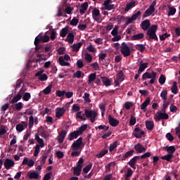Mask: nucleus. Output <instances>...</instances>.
I'll use <instances>...</instances> for the list:
<instances>
[{
    "label": "nucleus",
    "mask_w": 180,
    "mask_h": 180,
    "mask_svg": "<svg viewBox=\"0 0 180 180\" xmlns=\"http://www.w3.org/2000/svg\"><path fill=\"white\" fill-rule=\"evenodd\" d=\"M157 78V72L153 71L152 72H146L142 75L143 81H146V79H150L149 83L153 84L155 82V79Z\"/></svg>",
    "instance_id": "1"
},
{
    "label": "nucleus",
    "mask_w": 180,
    "mask_h": 180,
    "mask_svg": "<svg viewBox=\"0 0 180 180\" xmlns=\"http://www.w3.org/2000/svg\"><path fill=\"white\" fill-rule=\"evenodd\" d=\"M85 115L87 119H90V122H91V123H94L95 120H96V117H98V112L92 110H85L84 113H83V116Z\"/></svg>",
    "instance_id": "2"
},
{
    "label": "nucleus",
    "mask_w": 180,
    "mask_h": 180,
    "mask_svg": "<svg viewBox=\"0 0 180 180\" xmlns=\"http://www.w3.org/2000/svg\"><path fill=\"white\" fill-rule=\"evenodd\" d=\"M82 164H84V159L80 158L77 162V166L74 167L73 169V174L74 175H76V176H79V175H81V172L82 171Z\"/></svg>",
    "instance_id": "3"
},
{
    "label": "nucleus",
    "mask_w": 180,
    "mask_h": 180,
    "mask_svg": "<svg viewBox=\"0 0 180 180\" xmlns=\"http://www.w3.org/2000/svg\"><path fill=\"white\" fill-rule=\"evenodd\" d=\"M120 51L124 57H129V56L131 54L130 47H129V46H127V44H126L125 42L122 43Z\"/></svg>",
    "instance_id": "4"
},
{
    "label": "nucleus",
    "mask_w": 180,
    "mask_h": 180,
    "mask_svg": "<svg viewBox=\"0 0 180 180\" xmlns=\"http://www.w3.org/2000/svg\"><path fill=\"white\" fill-rule=\"evenodd\" d=\"M84 147L82 145V137H79L77 140L75 141L72 144V148L73 150H81Z\"/></svg>",
    "instance_id": "5"
},
{
    "label": "nucleus",
    "mask_w": 180,
    "mask_h": 180,
    "mask_svg": "<svg viewBox=\"0 0 180 180\" xmlns=\"http://www.w3.org/2000/svg\"><path fill=\"white\" fill-rule=\"evenodd\" d=\"M169 115H168L167 113L165 112H158V115H155L154 116V119L156 122H160V120H166L167 119H169Z\"/></svg>",
    "instance_id": "6"
},
{
    "label": "nucleus",
    "mask_w": 180,
    "mask_h": 180,
    "mask_svg": "<svg viewBox=\"0 0 180 180\" xmlns=\"http://www.w3.org/2000/svg\"><path fill=\"white\" fill-rule=\"evenodd\" d=\"M92 16L93 19H94L96 22H98V23H101L102 22V20L99 18H101V11H99V9L94 8L92 11Z\"/></svg>",
    "instance_id": "7"
},
{
    "label": "nucleus",
    "mask_w": 180,
    "mask_h": 180,
    "mask_svg": "<svg viewBox=\"0 0 180 180\" xmlns=\"http://www.w3.org/2000/svg\"><path fill=\"white\" fill-rule=\"evenodd\" d=\"M146 132L141 130L140 127H136L133 132V136H134L136 139H141L142 136H144Z\"/></svg>",
    "instance_id": "8"
},
{
    "label": "nucleus",
    "mask_w": 180,
    "mask_h": 180,
    "mask_svg": "<svg viewBox=\"0 0 180 180\" xmlns=\"http://www.w3.org/2000/svg\"><path fill=\"white\" fill-rule=\"evenodd\" d=\"M15 166V161L9 159V158H6L4 161V167L6 168V169H11V168H12V167Z\"/></svg>",
    "instance_id": "9"
},
{
    "label": "nucleus",
    "mask_w": 180,
    "mask_h": 180,
    "mask_svg": "<svg viewBox=\"0 0 180 180\" xmlns=\"http://www.w3.org/2000/svg\"><path fill=\"white\" fill-rule=\"evenodd\" d=\"M146 34H147V36H148V37H146V39H148V41L156 40V41H158V37H157L156 32H153L151 31H147Z\"/></svg>",
    "instance_id": "10"
},
{
    "label": "nucleus",
    "mask_w": 180,
    "mask_h": 180,
    "mask_svg": "<svg viewBox=\"0 0 180 180\" xmlns=\"http://www.w3.org/2000/svg\"><path fill=\"white\" fill-rule=\"evenodd\" d=\"M108 122L112 127H116V126L119 125V120L112 117V115H108Z\"/></svg>",
    "instance_id": "11"
},
{
    "label": "nucleus",
    "mask_w": 180,
    "mask_h": 180,
    "mask_svg": "<svg viewBox=\"0 0 180 180\" xmlns=\"http://www.w3.org/2000/svg\"><path fill=\"white\" fill-rule=\"evenodd\" d=\"M65 136H67V131L65 130H62L58 136V141L59 144H63V143H64Z\"/></svg>",
    "instance_id": "12"
},
{
    "label": "nucleus",
    "mask_w": 180,
    "mask_h": 180,
    "mask_svg": "<svg viewBox=\"0 0 180 180\" xmlns=\"http://www.w3.org/2000/svg\"><path fill=\"white\" fill-rule=\"evenodd\" d=\"M134 150L136 151V153L141 154V153H146V148L143 146L141 143H139L134 146Z\"/></svg>",
    "instance_id": "13"
},
{
    "label": "nucleus",
    "mask_w": 180,
    "mask_h": 180,
    "mask_svg": "<svg viewBox=\"0 0 180 180\" xmlns=\"http://www.w3.org/2000/svg\"><path fill=\"white\" fill-rule=\"evenodd\" d=\"M151 26V23L150 22V20H145L141 24V27L142 30H148L150 27Z\"/></svg>",
    "instance_id": "14"
},
{
    "label": "nucleus",
    "mask_w": 180,
    "mask_h": 180,
    "mask_svg": "<svg viewBox=\"0 0 180 180\" xmlns=\"http://www.w3.org/2000/svg\"><path fill=\"white\" fill-rule=\"evenodd\" d=\"M101 79L105 86H110V85H112V79H109L106 77H101Z\"/></svg>",
    "instance_id": "15"
},
{
    "label": "nucleus",
    "mask_w": 180,
    "mask_h": 180,
    "mask_svg": "<svg viewBox=\"0 0 180 180\" xmlns=\"http://www.w3.org/2000/svg\"><path fill=\"white\" fill-rule=\"evenodd\" d=\"M65 113V110L63 108H56V117L58 119L62 117V116Z\"/></svg>",
    "instance_id": "16"
},
{
    "label": "nucleus",
    "mask_w": 180,
    "mask_h": 180,
    "mask_svg": "<svg viewBox=\"0 0 180 180\" xmlns=\"http://www.w3.org/2000/svg\"><path fill=\"white\" fill-rule=\"evenodd\" d=\"M140 158V156H135L128 162L129 165L136 169V162H137V160Z\"/></svg>",
    "instance_id": "17"
},
{
    "label": "nucleus",
    "mask_w": 180,
    "mask_h": 180,
    "mask_svg": "<svg viewBox=\"0 0 180 180\" xmlns=\"http://www.w3.org/2000/svg\"><path fill=\"white\" fill-rule=\"evenodd\" d=\"M148 68V63H143V60L140 62L139 68L138 71L139 72V74H141L146 70V68Z\"/></svg>",
    "instance_id": "18"
},
{
    "label": "nucleus",
    "mask_w": 180,
    "mask_h": 180,
    "mask_svg": "<svg viewBox=\"0 0 180 180\" xmlns=\"http://www.w3.org/2000/svg\"><path fill=\"white\" fill-rule=\"evenodd\" d=\"M155 11V9L152 8V7H149L144 13L143 18H148V16H151L153 13Z\"/></svg>",
    "instance_id": "19"
},
{
    "label": "nucleus",
    "mask_w": 180,
    "mask_h": 180,
    "mask_svg": "<svg viewBox=\"0 0 180 180\" xmlns=\"http://www.w3.org/2000/svg\"><path fill=\"white\" fill-rule=\"evenodd\" d=\"M79 134H80L78 133V131H74L69 134L68 140H70V141H72V140H75V139H77Z\"/></svg>",
    "instance_id": "20"
},
{
    "label": "nucleus",
    "mask_w": 180,
    "mask_h": 180,
    "mask_svg": "<svg viewBox=\"0 0 180 180\" xmlns=\"http://www.w3.org/2000/svg\"><path fill=\"white\" fill-rule=\"evenodd\" d=\"M27 176L30 179H39V173L37 172H28Z\"/></svg>",
    "instance_id": "21"
},
{
    "label": "nucleus",
    "mask_w": 180,
    "mask_h": 180,
    "mask_svg": "<svg viewBox=\"0 0 180 180\" xmlns=\"http://www.w3.org/2000/svg\"><path fill=\"white\" fill-rule=\"evenodd\" d=\"M150 98H147L146 100L142 104H141V110L146 112V109H147V107L148 106V105H150Z\"/></svg>",
    "instance_id": "22"
},
{
    "label": "nucleus",
    "mask_w": 180,
    "mask_h": 180,
    "mask_svg": "<svg viewBox=\"0 0 180 180\" xmlns=\"http://www.w3.org/2000/svg\"><path fill=\"white\" fill-rule=\"evenodd\" d=\"M136 6V1H131L127 4L126 8H124V12H129L130 9L134 8Z\"/></svg>",
    "instance_id": "23"
},
{
    "label": "nucleus",
    "mask_w": 180,
    "mask_h": 180,
    "mask_svg": "<svg viewBox=\"0 0 180 180\" xmlns=\"http://www.w3.org/2000/svg\"><path fill=\"white\" fill-rule=\"evenodd\" d=\"M141 39H144V34L143 33H139L133 35L131 37V40L136 41V40H141Z\"/></svg>",
    "instance_id": "24"
},
{
    "label": "nucleus",
    "mask_w": 180,
    "mask_h": 180,
    "mask_svg": "<svg viewBox=\"0 0 180 180\" xmlns=\"http://www.w3.org/2000/svg\"><path fill=\"white\" fill-rule=\"evenodd\" d=\"M84 44L83 42H79L77 44H74L73 45L71 46L73 51H79V49H81V47L82 46V45Z\"/></svg>",
    "instance_id": "25"
},
{
    "label": "nucleus",
    "mask_w": 180,
    "mask_h": 180,
    "mask_svg": "<svg viewBox=\"0 0 180 180\" xmlns=\"http://www.w3.org/2000/svg\"><path fill=\"white\" fill-rule=\"evenodd\" d=\"M146 127L147 130H153L154 129V122L153 121H146L145 122Z\"/></svg>",
    "instance_id": "26"
},
{
    "label": "nucleus",
    "mask_w": 180,
    "mask_h": 180,
    "mask_svg": "<svg viewBox=\"0 0 180 180\" xmlns=\"http://www.w3.org/2000/svg\"><path fill=\"white\" fill-rule=\"evenodd\" d=\"M74 37H75V36L74 35V33L72 32L69 33L67 36L66 41H68L69 44H72V43H74Z\"/></svg>",
    "instance_id": "27"
},
{
    "label": "nucleus",
    "mask_w": 180,
    "mask_h": 180,
    "mask_svg": "<svg viewBox=\"0 0 180 180\" xmlns=\"http://www.w3.org/2000/svg\"><path fill=\"white\" fill-rule=\"evenodd\" d=\"M82 9L79 10L80 15H84L85 11L88 9V2H84L81 5Z\"/></svg>",
    "instance_id": "28"
},
{
    "label": "nucleus",
    "mask_w": 180,
    "mask_h": 180,
    "mask_svg": "<svg viewBox=\"0 0 180 180\" xmlns=\"http://www.w3.org/2000/svg\"><path fill=\"white\" fill-rule=\"evenodd\" d=\"M58 62H59V64L63 67H68L70 65V63L65 62V60H64V58H63V56L59 57Z\"/></svg>",
    "instance_id": "29"
},
{
    "label": "nucleus",
    "mask_w": 180,
    "mask_h": 180,
    "mask_svg": "<svg viewBox=\"0 0 180 180\" xmlns=\"http://www.w3.org/2000/svg\"><path fill=\"white\" fill-rule=\"evenodd\" d=\"M38 134H39V136H41V137H44V139L47 137V132H46L43 127H40L38 129Z\"/></svg>",
    "instance_id": "30"
},
{
    "label": "nucleus",
    "mask_w": 180,
    "mask_h": 180,
    "mask_svg": "<svg viewBox=\"0 0 180 180\" xmlns=\"http://www.w3.org/2000/svg\"><path fill=\"white\" fill-rule=\"evenodd\" d=\"M22 99V94L20 93H18L16 96H14L13 99L11 101V103H16L19 102Z\"/></svg>",
    "instance_id": "31"
},
{
    "label": "nucleus",
    "mask_w": 180,
    "mask_h": 180,
    "mask_svg": "<svg viewBox=\"0 0 180 180\" xmlns=\"http://www.w3.org/2000/svg\"><path fill=\"white\" fill-rule=\"evenodd\" d=\"M96 79V73H91L89 75L88 84H92Z\"/></svg>",
    "instance_id": "32"
},
{
    "label": "nucleus",
    "mask_w": 180,
    "mask_h": 180,
    "mask_svg": "<svg viewBox=\"0 0 180 180\" xmlns=\"http://www.w3.org/2000/svg\"><path fill=\"white\" fill-rule=\"evenodd\" d=\"M135 49L136 50H139V51H140L141 53H144V51H146V46H144V44H136L135 46Z\"/></svg>",
    "instance_id": "33"
},
{
    "label": "nucleus",
    "mask_w": 180,
    "mask_h": 180,
    "mask_svg": "<svg viewBox=\"0 0 180 180\" xmlns=\"http://www.w3.org/2000/svg\"><path fill=\"white\" fill-rule=\"evenodd\" d=\"M172 158H174V155H171V153L161 157V160H165V161H168V162H171Z\"/></svg>",
    "instance_id": "34"
},
{
    "label": "nucleus",
    "mask_w": 180,
    "mask_h": 180,
    "mask_svg": "<svg viewBox=\"0 0 180 180\" xmlns=\"http://www.w3.org/2000/svg\"><path fill=\"white\" fill-rule=\"evenodd\" d=\"M117 81H120V82H122V81H124V74L123 73V71L120 70L117 74Z\"/></svg>",
    "instance_id": "35"
},
{
    "label": "nucleus",
    "mask_w": 180,
    "mask_h": 180,
    "mask_svg": "<svg viewBox=\"0 0 180 180\" xmlns=\"http://www.w3.org/2000/svg\"><path fill=\"white\" fill-rule=\"evenodd\" d=\"M68 34V27L63 28L60 32V37H65Z\"/></svg>",
    "instance_id": "36"
},
{
    "label": "nucleus",
    "mask_w": 180,
    "mask_h": 180,
    "mask_svg": "<svg viewBox=\"0 0 180 180\" xmlns=\"http://www.w3.org/2000/svg\"><path fill=\"white\" fill-rule=\"evenodd\" d=\"M171 91L174 95H176V94H178V86L176 85V82H173V85L172 86Z\"/></svg>",
    "instance_id": "37"
},
{
    "label": "nucleus",
    "mask_w": 180,
    "mask_h": 180,
    "mask_svg": "<svg viewBox=\"0 0 180 180\" xmlns=\"http://www.w3.org/2000/svg\"><path fill=\"white\" fill-rule=\"evenodd\" d=\"M134 153V150H131L129 151H127L123 155L122 161H124V160H126V158H129V157H131V155H133Z\"/></svg>",
    "instance_id": "38"
},
{
    "label": "nucleus",
    "mask_w": 180,
    "mask_h": 180,
    "mask_svg": "<svg viewBox=\"0 0 180 180\" xmlns=\"http://www.w3.org/2000/svg\"><path fill=\"white\" fill-rule=\"evenodd\" d=\"M166 148L168 154H171V155H174V153H175V150H176L175 146H167Z\"/></svg>",
    "instance_id": "39"
},
{
    "label": "nucleus",
    "mask_w": 180,
    "mask_h": 180,
    "mask_svg": "<svg viewBox=\"0 0 180 180\" xmlns=\"http://www.w3.org/2000/svg\"><path fill=\"white\" fill-rule=\"evenodd\" d=\"M22 108L23 103L22 102H19L18 103L14 104V107H13V109H15L16 110H22Z\"/></svg>",
    "instance_id": "40"
},
{
    "label": "nucleus",
    "mask_w": 180,
    "mask_h": 180,
    "mask_svg": "<svg viewBox=\"0 0 180 180\" xmlns=\"http://www.w3.org/2000/svg\"><path fill=\"white\" fill-rule=\"evenodd\" d=\"M117 144H119V142L117 141H115V142H113L110 145V148H109L110 153H112V151H113L115 148H117Z\"/></svg>",
    "instance_id": "41"
},
{
    "label": "nucleus",
    "mask_w": 180,
    "mask_h": 180,
    "mask_svg": "<svg viewBox=\"0 0 180 180\" xmlns=\"http://www.w3.org/2000/svg\"><path fill=\"white\" fill-rule=\"evenodd\" d=\"M176 13V8L175 7H169L168 16H174Z\"/></svg>",
    "instance_id": "42"
},
{
    "label": "nucleus",
    "mask_w": 180,
    "mask_h": 180,
    "mask_svg": "<svg viewBox=\"0 0 180 180\" xmlns=\"http://www.w3.org/2000/svg\"><path fill=\"white\" fill-rule=\"evenodd\" d=\"M82 111H79L77 112L76 114V119H80L81 120H83L84 122H85V120H86V117H84V115H82Z\"/></svg>",
    "instance_id": "43"
},
{
    "label": "nucleus",
    "mask_w": 180,
    "mask_h": 180,
    "mask_svg": "<svg viewBox=\"0 0 180 180\" xmlns=\"http://www.w3.org/2000/svg\"><path fill=\"white\" fill-rule=\"evenodd\" d=\"M86 129H88V124H85L82 125L79 128V130H77L78 133H79L80 134H82L83 131H85V130H86Z\"/></svg>",
    "instance_id": "44"
},
{
    "label": "nucleus",
    "mask_w": 180,
    "mask_h": 180,
    "mask_svg": "<svg viewBox=\"0 0 180 180\" xmlns=\"http://www.w3.org/2000/svg\"><path fill=\"white\" fill-rule=\"evenodd\" d=\"M40 40L41 41H42V43H47L50 41V37H49V35L47 34H45L44 36H41Z\"/></svg>",
    "instance_id": "45"
},
{
    "label": "nucleus",
    "mask_w": 180,
    "mask_h": 180,
    "mask_svg": "<svg viewBox=\"0 0 180 180\" xmlns=\"http://www.w3.org/2000/svg\"><path fill=\"white\" fill-rule=\"evenodd\" d=\"M157 30H158V25H153L148 30V32H152L153 33H157Z\"/></svg>",
    "instance_id": "46"
},
{
    "label": "nucleus",
    "mask_w": 180,
    "mask_h": 180,
    "mask_svg": "<svg viewBox=\"0 0 180 180\" xmlns=\"http://www.w3.org/2000/svg\"><path fill=\"white\" fill-rule=\"evenodd\" d=\"M108 150H102L98 154L96 155L97 158H102L105 154H108Z\"/></svg>",
    "instance_id": "47"
},
{
    "label": "nucleus",
    "mask_w": 180,
    "mask_h": 180,
    "mask_svg": "<svg viewBox=\"0 0 180 180\" xmlns=\"http://www.w3.org/2000/svg\"><path fill=\"white\" fill-rule=\"evenodd\" d=\"M92 168V163H89L87 165L84 169H83V172L84 174H88L89 171H91V169Z\"/></svg>",
    "instance_id": "48"
},
{
    "label": "nucleus",
    "mask_w": 180,
    "mask_h": 180,
    "mask_svg": "<svg viewBox=\"0 0 180 180\" xmlns=\"http://www.w3.org/2000/svg\"><path fill=\"white\" fill-rule=\"evenodd\" d=\"M89 96H90L89 94L84 93L83 99H84V102H86V103H91V98H89Z\"/></svg>",
    "instance_id": "49"
},
{
    "label": "nucleus",
    "mask_w": 180,
    "mask_h": 180,
    "mask_svg": "<svg viewBox=\"0 0 180 180\" xmlns=\"http://www.w3.org/2000/svg\"><path fill=\"white\" fill-rule=\"evenodd\" d=\"M99 108L101 110V116H104L105 112H106V106L105 105V104L101 103L99 105Z\"/></svg>",
    "instance_id": "50"
},
{
    "label": "nucleus",
    "mask_w": 180,
    "mask_h": 180,
    "mask_svg": "<svg viewBox=\"0 0 180 180\" xmlns=\"http://www.w3.org/2000/svg\"><path fill=\"white\" fill-rule=\"evenodd\" d=\"M167 95H168V91H167V89H165L161 92L160 97L162 98V99H163V101H167Z\"/></svg>",
    "instance_id": "51"
},
{
    "label": "nucleus",
    "mask_w": 180,
    "mask_h": 180,
    "mask_svg": "<svg viewBox=\"0 0 180 180\" xmlns=\"http://www.w3.org/2000/svg\"><path fill=\"white\" fill-rule=\"evenodd\" d=\"M165 81H167V78L164 75H161L159 78V84H160V85H164V84H165Z\"/></svg>",
    "instance_id": "52"
},
{
    "label": "nucleus",
    "mask_w": 180,
    "mask_h": 180,
    "mask_svg": "<svg viewBox=\"0 0 180 180\" xmlns=\"http://www.w3.org/2000/svg\"><path fill=\"white\" fill-rule=\"evenodd\" d=\"M34 124V117L33 116H30L29 118V129H32L33 127V125Z\"/></svg>",
    "instance_id": "53"
},
{
    "label": "nucleus",
    "mask_w": 180,
    "mask_h": 180,
    "mask_svg": "<svg viewBox=\"0 0 180 180\" xmlns=\"http://www.w3.org/2000/svg\"><path fill=\"white\" fill-rule=\"evenodd\" d=\"M84 56H85V60L86 63L92 62V56L91 55V53H86Z\"/></svg>",
    "instance_id": "54"
},
{
    "label": "nucleus",
    "mask_w": 180,
    "mask_h": 180,
    "mask_svg": "<svg viewBox=\"0 0 180 180\" xmlns=\"http://www.w3.org/2000/svg\"><path fill=\"white\" fill-rule=\"evenodd\" d=\"M133 175V171L131 169L128 168L127 174L125 175V180H129V178Z\"/></svg>",
    "instance_id": "55"
},
{
    "label": "nucleus",
    "mask_w": 180,
    "mask_h": 180,
    "mask_svg": "<svg viewBox=\"0 0 180 180\" xmlns=\"http://www.w3.org/2000/svg\"><path fill=\"white\" fill-rule=\"evenodd\" d=\"M32 98V96L30 95V93H25L23 96H22V99L25 101V102H28V101Z\"/></svg>",
    "instance_id": "56"
},
{
    "label": "nucleus",
    "mask_w": 180,
    "mask_h": 180,
    "mask_svg": "<svg viewBox=\"0 0 180 180\" xmlns=\"http://www.w3.org/2000/svg\"><path fill=\"white\" fill-rule=\"evenodd\" d=\"M82 75L84 77V73L81 70H77L74 75L73 78H81Z\"/></svg>",
    "instance_id": "57"
},
{
    "label": "nucleus",
    "mask_w": 180,
    "mask_h": 180,
    "mask_svg": "<svg viewBox=\"0 0 180 180\" xmlns=\"http://www.w3.org/2000/svg\"><path fill=\"white\" fill-rule=\"evenodd\" d=\"M40 145H37L34 148V157H37L39 155V153H40Z\"/></svg>",
    "instance_id": "58"
},
{
    "label": "nucleus",
    "mask_w": 180,
    "mask_h": 180,
    "mask_svg": "<svg viewBox=\"0 0 180 180\" xmlns=\"http://www.w3.org/2000/svg\"><path fill=\"white\" fill-rule=\"evenodd\" d=\"M65 95V90L61 91V90H56V96H58V98H61Z\"/></svg>",
    "instance_id": "59"
},
{
    "label": "nucleus",
    "mask_w": 180,
    "mask_h": 180,
    "mask_svg": "<svg viewBox=\"0 0 180 180\" xmlns=\"http://www.w3.org/2000/svg\"><path fill=\"white\" fill-rule=\"evenodd\" d=\"M115 8L116 6H115V4H108L107 6L103 8V9H105V11H112Z\"/></svg>",
    "instance_id": "60"
},
{
    "label": "nucleus",
    "mask_w": 180,
    "mask_h": 180,
    "mask_svg": "<svg viewBox=\"0 0 180 180\" xmlns=\"http://www.w3.org/2000/svg\"><path fill=\"white\" fill-rule=\"evenodd\" d=\"M171 34L165 33L162 35H160V39L161 41H164L167 37H169Z\"/></svg>",
    "instance_id": "61"
},
{
    "label": "nucleus",
    "mask_w": 180,
    "mask_h": 180,
    "mask_svg": "<svg viewBox=\"0 0 180 180\" xmlns=\"http://www.w3.org/2000/svg\"><path fill=\"white\" fill-rule=\"evenodd\" d=\"M79 22V20L77 18H74L71 21H70V25L72 26H77Z\"/></svg>",
    "instance_id": "62"
},
{
    "label": "nucleus",
    "mask_w": 180,
    "mask_h": 180,
    "mask_svg": "<svg viewBox=\"0 0 180 180\" xmlns=\"http://www.w3.org/2000/svg\"><path fill=\"white\" fill-rule=\"evenodd\" d=\"M46 160H47V153H44L41 157V165H44V164H46Z\"/></svg>",
    "instance_id": "63"
},
{
    "label": "nucleus",
    "mask_w": 180,
    "mask_h": 180,
    "mask_svg": "<svg viewBox=\"0 0 180 180\" xmlns=\"http://www.w3.org/2000/svg\"><path fill=\"white\" fill-rule=\"evenodd\" d=\"M51 175H53V172H48L44 176L43 180H50L51 179Z\"/></svg>",
    "instance_id": "64"
}]
</instances>
